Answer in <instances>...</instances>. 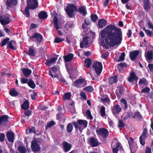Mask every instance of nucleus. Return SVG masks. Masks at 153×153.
<instances>
[{"instance_id": "20e7f679", "label": "nucleus", "mask_w": 153, "mask_h": 153, "mask_svg": "<svg viewBox=\"0 0 153 153\" xmlns=\"http://www.w3.org/2000/svg\"><path fill=\"white\" fill-rule=\"evenodd\" d=\"M77 7L72 4H68L65 11L68 15L70 17L72 18L74 16V11H76Z\"/></svg>"}, {"instance_id": "a878e982", "label": "nucleus", "mask_w": 153, "mask_h": 153, "mask_svg": "<svg viewBox=\"0 0 153 153\" xmlns=\"http://www.w3.org/2000/svg\"><path fill=\"white\" fill-rule=\"evenodd\" d=\"M124 93V88L122 86H119L117 87L116 93L117 96H120Z\"/></svg>"}, {"instance_id": "09e8293b", "label": "nucleus", "mask_w": 153, "mask_h": 153, "mask_svg": "<svg viewBox=\"0 0 153 153\" xmlns=\"http://www.w3.org/2000/svg\"><path fill=\"white\" fill-rule=\"evenodd\" d=\"M29 9L30 8L29 7H27V6L25 9V13H24V14L27 17L30 16V13L29 10Z\"/></svg>"}, {"instance_id": "a18cd8bd", "label": "nucleus", "mask_w": 153, "mask_h": 153, "mask_svg": "<svg viewBox=\"0 0 153 153\" xmlns=\"http://www.w3.org/2000/svg\"><path fill=\"white\" fill-rule=\"evenodd\" d=\"M9 93L12 96H16L18 95L17 92L14 89L10 90Z\"/></svg>"}, {"instance_id": "69168bd1", "label": "nucleus", "mask_w": 153, "mask_h": 153, "mask_svg": "<svg viewBox=\"0 0 153 153\" xmlns=\"http://www.w3.org/2000/svg\"><path fill=\"white\" fill-rule=\"evenodd\" d=\"M25 114L27 117H29L31 115V112L29 110H27L25 112Z\"/></svg>"}, {"instance_id": "6e6552de", "label": "nucleus", "mask_w": 153, "mask_h": 153, "mask_svg": "<svg viewBox=\"0 0 153 153\" xmlns=\"http://www.w3.org/2000/svg\"><path fill=\"white\" fill-rule=\"evenodd\" d=\"M27 3V7L32 10L36 9L38 6L37 0H28Z\"/></svg>"}, {"instance_id": "8fccbe9b", "label": "nucleus", "mask_w": 153, "mask_h": 153, "mask_svg": "<svg viewBox=\"0 0 153 153\" xmlns=\"http://www.w3.org/2000/svg\"><path fill=\"white\" fill-rule=\"evenodd\" d=\"M84 90H85L88 92H91L94 90L93 88L91 86H88L83 88Z\"/></svg>"}, {"instance_id": "338daca9", "label": "nucleus", "mask_w": 153, "mask_h": 153, "mask_svg": "<svg viewBox=\"0 0 153 153\" xmlns=\"http://www.w3.org/2000/svg\"><path fill=\"white\" fill-rule=\"evenodd\" d=\"M145 153H152L151 148L149 147H146Z\"/></svg>"}, {"instance_id": "ea45409f", "label": "nucleus", "mask_w": 153, "mask_h": 153, "mask_svg": "<svg viewBox=\"0 0 153 153\" xmlns=\"http://www.w3.org/2000/svg\"><path fill=\"white\" fill-rule=\"evenodd\" d=\"M10 40V38L8 37H6L3 39L1 41V46L3 47L6 45L7 43L9 42Z\"/></svg>"}, {"instance_id": "c756f323", "label": "nucleus", "mask_w": 153, "mask_h": 153, "mask_svg": "<svg viewBox=\"0 0 153 153\" xmlns=\"http://www.w3.org/2000/svg\"><path fill=\"white\" fill-rule=\"evenodd\" d=\"M144 8L146 11H148L150 8L149 5L150 1L149 0H143Z\"/></svg>"}, {"instance_id": "0e129e2a", "label": "nucleus", "mask_w": 153, "mask_h": 153, "mask_svg": "<svg viewBox=\"0 0 153 153\" xmlns=\"http://www.w3.org/2000/svg\"><path fill=\"white\" fill-rule=\"evenodd\" d=\"M108 55L109 53L108 52H105L102 54V58L105 59L108 57Z\"/></svg>"}, {"instance_id": "473e14b6", "label": "nucleus", "mask_w": 153, "mask_h": 153, "mask_svg": "<svg viewBox=\"0 0 153 153\" xmlns=\"http://www.w3.org/2000/svg\"><path fill=\"white\" fill-rule=\"evenodd\" d=\"M79 11L80 14H82L85 16L87 14L86 8L85 6H81L79 8Z\"/></svg>"}, {"instance_id": "bf43d9fd", "label": "nucleus", "mask_w": 153, "mask_h": 153, "mask_svg": "<svg viewBox=\"0 0 153 153\" xmlns=\"http://www.w3.org/2000/svg\"><path fill=\"white\" fill-rule=\"evenodd\" d=\"M81 97L84 99L86 100L87 98V96L85 93L84 92H81L80 93Z\"/></svg>"}, {"instance_id": "774afa93", "label": "nucleus", "mask_w": 153, "mask_h": 153, "mask_svg": "<svg viewBox=\"0 0 153 153\" xmlns=\"http://www.w3.org/2000/svg\"><path fill=\"white\" fill-rule=\"evenodd\" d=\"M148 66L150 71H151L153 72V64H149Z\"/></svg>"}, {"instance_id": "c03bdc74", "label": "nucleus", "mask_w": 153, "mask_h": 153, "mask_svg": "<svg viewBox=\"0 0 153 153\" xmlns=\"http://www.w3.org/2000/svg\"><path fill=\"white\" fill-rule=\"evenodd\" d=\"M27 83L29 86L32 88H34L36 87L34 83L31 80H30Z\"/></svg>"}, {"instance_id": "7c9ffc66", "label": "nucleus", "mask_w": 153, "mask_h": 153, "mask_svg": "<svg viewBox=\"0 0 153 153\" xmlns=\"http://www.w3.org/2000/svg\"><path fill=\"white\" fill-rule=\"evenodd\" d=\"M22 71L26 77H28L31 74V71L27 68H23L22 69Z\"/></svg>"}, {"instance_id": "6ab92c4d", "label": "nucleus", "mask_w": 153, "mask_h": 153, "mask_svg": "<svg viewBox=\"0 0 153 153\" xmlns=\"http://www.w3.org/2000/svg\"><path fill=\"white\" fill-rule=\"evenodd\" d=\"M89 141L91 146L93 147L97 146L99 144V143L98 140L95 138H91Z\"/></svg>"}, {"instance_id": "de8ad7c7", "label": "nucleus", "mask_w": 153, "mask_h": 153, "mask_svg": "<svg viewBox=\"0 0 153 153\" xmlns=\"http://www.w3.org/2000/svg\"><path fill=\"white\" fill-rule=\"evenodd\" d=\"M143 30L145 31L146 34L148 36L151 37L152 36V33L151 31H150L149 30H148L146 29L145 28H144L143 29Z\"/></svg>"}, {"instance_id": "f704fd0d", "label": "nucleus", "mask_w": 153, "mask_h": 153, "mask_svg": "<svg viewBox=\"0 0 153 153\" xmlns=\"http://www.w3.org/2000/svg\"><path fill=\"white\" fill-rule=\"evenodd\" d=\"M8 117L7 115H2L1 116V125L3 123L7 122L8 120Z\"/></svg>"}, {"instance_id": "b1692460", "label": "nucleus", "mask_w": 153, "mask_h": 153, "mask_svg": "<svg viewBox=\"0 0 153 153\" xmlns=\"http://www.w3.org/2000/svg\"><path fill=\"white\" fill-rule=\"evenodd\" d=\"M16 45V42L15 41L11 40L9 41L7 44V47L13 49L15 50V46Z\"/></svg>"}, {"instance_id": "ddd939ff", "label": "nucleus", "mask_w": 153, "mask_h": 153, "mask_svg": "<svg viewBox=\"0 0 153 153\" xmlns=\"http://www.w3.org/2000/svg\"><path fill=\"white\" fill-rule=\"evenodd\" d=\"M39 143L36 140H33L31 142V147L32 150L33 152H38L40 149Z\"/></svg>"}, {"instance_id": "9d476101", "label": "nucleus", "mask_w": 153, "mask_h": 153, "mask_svg": "<svg viewBox=\"0 0 153 153\" xmlns=\"http://www.w3.org/2000/svg\"><path fill=\"white\" fill-rule=\"evenodd\" d=\"M114 153H117L118 150H121L122 149L121 144L119 143H114L113 142L111 145Z\"/></svg>"}, {"instance_id": "5fc2aeb1", "label": "nucleus", "mask_w": 153, "mask_h": 153, "mask_svg": "<svg viewBox=\"0 0 153 153\" xmlns=\"http://www.w3.org/2000/svg\"><path fill=\"white\" fill-rule=\"evenodd\" d=\"M91 20L94 22H95L98 18L96 14H92L91 15Z\"/></svg>"}, {"instance_id": "13d9d810", "label": "nucleus", "mask_w": 153, "mask_h": 153, "mask_svg": "<svg viewBox=\"0 0 153 153\" xmlns=\"http://www.w3.org/2000/svg\"><path fill=\"white\" fill-rule=\"evenodd\" d=\"M125 56V53L124 52L122 53L120 57L119 61H123L124 60Z\"/></svg>"}, {"instance_id": "412c9836", "label": "nucleus", "mask_w": 153, "mask_h": 153, "mask_svg": "<svg viewBox=\"0 0 153 153\" xmlns=\"http://www.w3.org/2000/svg\"><path fill=\"white\" fill-rule=\"evenodd\" d=\"M107 24V21L103 19H100L98 22L97 27L98 28H102L105 27Z\"/></svg>"}, {"instance_id": "2f4dec72", "label": "nucleus", "mask_w": 153, "mask_h": 153, "mask_svg": "<svg viewBox=\"0 0 153 153\" xmlns=\"http://www.w3.org/2000/svg\"><path fill=\"white\" fill-rule=\"evenodd\" d=\"M39 17L41 19H45L48 17V15L46 12L44 11L40 12L39 14Z\"/></svg>"}, {"instance_id": "0eeeda50", "label": "nucleus", "mask_w": 153, "mask_h": 153, "mask_svg": "<svg viewBox=\"0 0 153 153\" xmlns=\"http://www.w3.org/2000/svg\"><path fill=\"white\" fill-rule=\"evenodd\" d=\"M87 84L86 80L83 78L78 79L74 82V86L77 88H82Z\"/></svg>"}, {"instance_id": "864d4df0", "label": "nucleus", "mask_w": 153, "mask_h": 153, "mask_svg": "<svg viewBox=\"0 0 153 153\" xmlns=\"http://www.w3.org/2000/svg\"><path fill=\"white\" fill-rule=\"evenodd\" d=\"M64 40V39L56 37L54 39V42L55 43H58L63 41Z\"/></svg>"}, {"instance_id": "4468645a", "label": "nucleus", "mask_w": 153, "mask_h": 153, "mask_svg": "<svg viewBox=\"0 0 153 153\" xmlns=\"http://www.w3.org/2000/svg\"><path fill=\"white\" fill-rule=\"evenodd\" d=\"M148 130L146 128H145L140 137V141L141 144L144 145L145 144V140L147 138V134Z\"/></svg>"}, {"instance_id": "dca6fc26", "label": "nucleus", "mask_w": 153, "mask_h": 153, "mask_svg": "<svg viewBox=\"0 0 153 153\" xmlns=\"http://www.w3.org/2000/svg\"><path fill=\"white\" fill-rule=\"evenodd\" d=\"M57 69L56 67H52L51 68L49 72V75L53 78L57 77L58 75L56 74Z\"/></svg>"}, {"instance_id": "a211bd4d", "label": "nucleus", "mask_w": 153, "mask_h": 153, "mask_svg": "<svg viewBox=\"0 0 153 153\" xmlns=\"http://www.w3.org/2000/svg\"><path fill=\"white\" fill-rule=\"evenodd\" d=\"M7 140L9 142L13 143L14 139V133L12 131H8L7 133Z\"/></svg>"}, {"instance_id": "f3484780", "label": "nucleus", "mask_w": 153, "mask_h": 153, "mask_svg": "<svg viewBox=\"0 0 153 153\" xmlns=\"http://www.w3.org/2000/svg\"><path fill=\"white\" fill-rule=\"evenodd\" d=\"M138 78L136 75L135 73L132 71L130 73V76H128V80L130 82H132L134 80H137Z\"/></svg>"}, {"instance_id": "49530a36", "label": "nucleus", "mask_w": 153, "mask_h": 153, "mask_svg": "<svg viewBox=\"0 0 153 153\" xmlns=\"http://www.w3.org/2000/svg\"><path fill=\"white\" fill-rule=\"evenodd\" d=\"M73 129V126L71 123H69L67 127V131L68 132L70 133L72 131Z\"/></svg>"}, {"instance_id": "bb28decb", "label": "nucleus", "mask_w": 153, "mask_h": 153, "mask_svg": "<svg viewBox=\"0 0 153 153\" xmlns=\"http://www.w3.org/2000/svg\"><path fill=\"white\" fill-rule=\"evenodd\" d=\"M117 77L116 75L111 76L108 79V83L111 85H112L114 83L117 82Z\"/></svg>"}, {"instance_id": "1a4fd4ad", "label": "nucleus", "mask_w": 153, "mask_h": 153, "mask_svg": "<svg viewBox=\"0 0 153 153\" xmlns=\"http://www.w3.org/2000/svg\"><path fill=\"white\" fill-rule=\"evenodd\" d=\"M29 39L33 42L39 43L42 41V36L39 33H36L33 36H30Z\"/></svg>"}, {"instance_id": "c9c22d12", "label": "nucleus", "mask_w": 153, "mask_h": 153, "mask_svg": "<svg viewBox=\"0 0 153 153\" xmlns=\"http://www.w3.org/2000/svg\"><path fill=\"white\" fill-rule=\"evenodd\" d=\"M58 19L56 16H54L53 22L54 23V26L56 30H58L60 28V27L58 24Z\"/></svg>"}, {"instance_id": "603ef678", "label": "nucleus", "mask_w": 153, "mask_h": 153, "mask_svg": "<svg viewBox=\"0 0 153 153\" xmlns=\"http://www.w3.org/2000/svg\"><path fill=\"white\" fill-rule=\"evenodd\" d=\"M55 123L53 121H51L47 124L46 128H51L52 126L54 125Z\"/></svg>"}, {"instance_id": "37998d69", "label": "nucleus", "mask_w": 153, "mask_h": 153, "mask_svg": "<svg viewBox=\"0 0 153 153\" xmlns=\"http://www.w3.org/2000/svg\"><path fill=\"white\" fill-rule=\"evenodd\" d=\"M133 117L134 118H137L140 119H142V117L139 112H136L134 113V115L133 116Z\"/></svg>"}, {"instance_id": "e433bc0d", "label": "nucleus", "mask_w": 153, "mask_h": 153, "mask_svg": "<svg viewBox=\"0 0 153 153\" xmlns=\"http://www.w3.org/2000/svg\"><path fill=\"white\" fill-rule=\"evenodd\" d=\"M85 66L87 68H89L91 64V59L90 58L85 59L84 61Z\"/></svg>"}, {"instance_id": "9b49d317", "label": "nucleus", "mask_w": 153, "mask_h": 153, "mask_svg": "<svg viewBox=\"0 0 153 153\" xmlns=\"http://www.w3.org/2000/svg\"><path fill=\"white\" fill-rule=\"evenodd\" d=\"M61 148L65 152H67L70 150L72 148V145L68 142L64 141L62 143Z\"/></svg>"}, {"instance_id": "4c0bfd02", "label": "nucleus", "mask_w": 153, "mask_h": 153, "mask_svg": "<svg viewBox=\"0 0 153 153\" xmlns=\"http://www.w3.org/2000/svg\"><path fill=\"white\" fill-rule=\"evenodd\" d=\"M100 115L102 117H104L105 115V108L103 106H102L100 109Z\"/></svg>"}, {"instance_id": "aec40b11", "label": "nucleus", "mask_w": 153, "mask_h": 153, "mask_svg": "<svg viewBox=\"0 0 153 153\" xmlns=\"http://www.w3.org/2000/svg\"><path fill=\"white\" fill-rule=\"evenodd\" d=\"M17 4L16 0H7L6 2V5L8 8L12 6L16 5Z\"/></svg>"}, {"instance_id": "cd10ccee", "label": "nucleus", "mask_w": 153, "mask_h": 153, "mask_svg": "<svg viewBox=\"0 0 153 153\" xmlns=\"http://www.w3.org/2000/svg\"><path fill=\"white\" fill-rule=\"evenodd\" d=\"M74 55L72 53H69L66 56H64L63 58L65 62L70 61L73 59Z\"/></svg>"}, {"instance_id": "680f3d73", "label": "nucleus", "mask_w": 153, "mask_h": 153, "mask_svg": "<svg viewBox=\"0 0 153 153\" xmlns=\"http://www.w3.org/2000/svg\"><path fill=\"white\" fill-rule=\"evenodd\" d=\"M28 81V79H27L25 78H21V82L23 84L26 83H27Z\"/></svg>"}, {"instance_id": "4d7b16f0", "label": "nucleus", "mask_w": 153, "mask_h": 153, "mask_svg": "<svg viewBox=\"0 0 153 153\" xmlns=\"http://www.w3.org/2000/svg\"><path fill=\"white\" fill-rule=\"evenodd\" d=\"M121 102L124 105L125 108H127L128 105L126 100L124 99H122L121 100Z\"/></svg>"}, {"instance_id": "c85d7f7f", "label": "nucleus", "mask_w": 153, "mask_h": 153, "mask_svg": "<svg viewBox=\"0 0 153 153\" xmlns=\"http://www.w3.org/2000/svg\"><path fill=\"white\" fill-rule=\"evenodd\" d=\"M57 58L54 57L50 59H48L46 60L45 62V64L46 65L50 66L51 64L54 63L57 60Z\"/></svg>"}, {"instance_id": "393cba45", "label": "nucleus", "mask_w": 153, "mask_h": 153, "mask_svg": "<svg viewBox=\"0 0 153 153\" xmlns=\"http://www.w3.org/2000/svg\"><path fill=\"white\" fill-rule=\"evenodd\" d=\"M139 52L138 51H133L130 52V57L132 60H134L139 54Z\"/></svg>"}, {"instance_id": "6e6d98bb", "label": "nucleus", "mask_w": 153, "mask_h": 153, "mask_svg": "<svg viewBox=\"0 0 153 153\" xmlns=\"http://www.w3.org/2000/svg\"><path fill=\"white\" fill-rule=\"evenodd\" d=\"M150 89L148 87H146L144 89H143L141 91L142 93H146L149 92Z\"/></svg>"}, {"instance_id": "052dcab7", "label": "nucleus", "mask_w": 153, "mask_h": 153, "mask_svg": "<svg viewBox=\"0 0 153 153\" xmlns=\"http://www.w3.org/2000/svg\"><path fill=\"white\" fill-rule=\"evenodd\" d=\"M29 132L30 133H35L36 132V131L35 128L34 127H32L29 129Z\"/></svg>"}, {"instance_id": "a19ab883", "label": "nucleus", "mask_w": 153, "mask_h": 153, "mask_svg": "<svg viewBox=\"0 0 153 153\" xmlns=\"http://www.w3.org/2000/svg\"><path fill=\"white\" fill-rule=\"evenodd\" d=\"M71 93L69 92L66 93L63 96V100H69L71 99Z\"/></svg>"}, {"instance_id": "79ce46f5", "label": "nucleus", "mask_w": 153, "mask_h": 153, "mask_svg": "<svg viewBox=\"0 0 153 153\" xmlns=\"http://www.w3.org/2000/svg\"><path fill=\"white\" fill-rule=\"evenodd\" d=\"M139 84L143 85H146L147 84V82L145 78H143L140 80Z\"/></svg>"}, {"instance_id": "f03ea898", "label": "nucleus", "mask_w": 153, "mask_h": 153, "mask_svg": "<svg viewBox=\"0 0 153 153\" xmlns=\"http://www.w3.org/2000/svg\"><path fill=\"white\" fill-rule=\"evenodd\" d=\"M92 68L96 73V75L94 76L92 74H90L92 79L93 80L98 81L99 77L102 72V67L101 63L99 62H95L93 64Z\"/></svg>"}, {"instance_id": "e2e57ef3", "label": "nucleus", "mask_w": 153, "mask_h": 153, "mask_svg": "<svg viewBox=\"0 0 153 153\" xmlns=\"http://www.w3.org/2000/svg\"><path fill=\"white\" fill-rule=\"evenodd\" d=\"M133 142V140L131 137H130L129 139L128 140V144L130 147L131 149L132 144Z\"/></svg>"}, {"instance_id": "f8f14e48", "label": "nucleus", "mask_w": 153, "mask_h": 153, "mask_svg": "<svg viewBox=\"0 0 153 153\" xmlns=\"http://www.w3.org/2000/svg\"><path fill=\"white\" fill-rule=\"evenodd\" d=\"M10 22L9 15L6 14L1 16V23L2 25H7Z\"/></svg>"}, {"instance_id": "58836bf2", "label": "nucleus", "mask_w": 153, "mask_h": 153, "mask_svg": "<svg viewBox=\"0 0 153 153\" xmlns=\"http://www.w3.org/2000/svg\"><path fill=\"white\" fill-rule=\"evenodd\" d=\"M18 150L20 153H26L27 150L24 146H19Z\"/></svg>"}, {"instance_id": "72a5a7b5", "label": "nucleus", "mask_w": 153, "mask_h": 153, "mask_svg": "<svg viewBox=\"0 0 153 153\" xmlns=\"http://www.w3.org/2000/svg\"><path fill=\"white\" fill-rule=\"evenodd\" d=\"M29 107V102L27 100L24 101L21 106L22 108L24 110H27Z\"/></svg>"}, {"instance_id": "3c124183", "label": "nucleus", "mask_w": 153, "mask_h": 153, "mask_svg": "<svg viewBox=\"0 0 153 153\" xmlns=\"http://www.w3.org/2000/svg\"><path fill=\"white\" fill-rule=\"evenodd\" d=\"M86 114L90 120H92L93 118V117L91 115V113L89 109H88L86 112Z\"/></svg>"}, {"instance_id": "4be33fe9", "label": "nucleus", "mask_w": 153, "mask_h": 153, "mask_svg": "<svg viewBox=\"0 0 153 153\" xmlns=\"http://www.w3.org/2000/svg\"><path fill=\"white\" fill-rule=\"evenodd\" d=\"M28 54L30 57H34L36 53V51L33 47L30 46L28 48Z\"/></svg>"}, {"instance_id": "7ed1b4c3", "label": "nucleus", "mask_w": 153, "mask_h": 153, "mask_svg": "<svg viewBox=\"0 0 153 153\" xmlns=\"http://www.w3.org/2000/svg\"><path fill=\"white\" fill-rule=\"evenodd\" d=\"M72 123L76 130L79 129L81 132L84 128L87 127L88 122L85 120H79L76 122L74 121Z\"/></svg>"}, {"instance_id": "39448f33", "label": "nucleus", "mask_w": 153, "mask_h": 153, "mask_svg": "<svg viewBox=\"0 0 153 153\" xmlns=\"http://www.w3.org/2000/svg\"><path fill=\"white\" fill-rule=\"evenodd\" d=\"M91 42V39L86 35H84L82 41L80 43L81 48H87L90 46Z\"/></svg>"}, {"instance_id": "423d86ee", "label": "nucleus", "mask_w": 153, "mask_h": 153, "mask_svg": "<svg viewBox=\"0 0 153 153\" xmlns=\"http://www.w3.org/2000/svg\"><path fill=\"white\" fill-rule=\"evenodd\" d=\"M96 132L99 137L103 138L106 137L109 134L108 130L104 128H100L97 129Z\"/></svg>"}, {"instance_id": "f257e3e1", "label": "nucleus", "mask_w": 153, "mask_h": 153, "mask_svg": "<svg viewBox=\"0 0 153 153\" xmlns=\"http://www.w3.org/2000/svg\"><path fill=\"white\" fill-rule=\"evenodd\" d=\"M100 42L101 45L105 47H113L119 45L123 40L122 32L121 29L113 24L107 25L100 31Z\"/></svg>"}, {"instance_id": "2eb2a0df", "label": "nucleus", "mask_w": 153, "mask_h": 153, "mask_svg": "<svg viewBox=\"0 0 153 153\" xmlns=\"http://www.w3.org/2000/svg\"><path fill=\"white\" fill-rule=\"evenodd\" d=\"M121 108L118 105H114L112 108V111L114 115L116 116L117 114H119L121 112Z\"/></svg>"}, {"instance_id": "5701e85b", "label": "nucleus", "mask_w": 153, "mask_h": 153, "mask_svg": "<svg viewBox=\"0 0 153 153\" xmlns=\"http://www.w3.org/2000/svg\"><path fill=\"white\" fill-rule=\"evenodd\" d=\"M145 56L148 60H151L153 59V51H148L145 54Z\"/></svg>"}]
</instances>
